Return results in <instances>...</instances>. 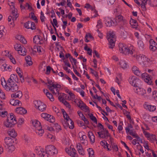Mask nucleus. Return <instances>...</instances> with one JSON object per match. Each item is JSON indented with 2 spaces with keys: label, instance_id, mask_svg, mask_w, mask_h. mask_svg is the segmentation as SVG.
<instances>
[{
  "label": "nucleus",
  "instance_id": "nucleus-39",
  "mask_svg": "<svg viewBox=\"0 0 157 157\" xmlns=\"http://www.w3.org/2000/svg\"><path fill=\"white\" fill-rule=\"evenodd\" d=\"M25 59L26 63L28 64L29 66L32 65L33 62L31 60V58L29 56H27L25 57Z\"/></svg>",
  "mask_w": 157,
  "mask_h": 157
},
{
  "label": "nucleus",
  "instance_id": "nucleus-43",
  "mask_svg": "<svg viewBox=\"0 0 157 157\" xmlns=\"http://www.w3.org/2000/svg\"><path fill=\"white\" fill-rule=\"evenodd\" d=\"M121 74H119L116 77L115 82H117L118 85L121 83Z\"/></svg>",
  "mask_w": 157,
  "mask_h": 157
},
{
  "label": "nucleus",
  "instance_id": "nucleus-6",
  "mask_svg": "<svg viewBox=\"0 0 157 157\" xmlns=\"http://www.w3.org/2000/svg\"><path fill=\"white\" fill-rule=\"evenodd\" d=\"M14 48L18 52V53L21 56H24L26 55V50L25 48H24V51L23 52H22L23 48L20 45L18 44H16L14 46Z\"/></svg>",
  "mask_w": 157,
  "mask_h": 157
},
{
  "label": "nucleus",
  "instance_id": "nucleus-8",
  "mask_svg": "<svg viewBox=\"0 0 157 157\" xmlns=\"http://www.w3.org/2000/svg\"><path fill=\"white\" fill-rule=\"evenodd\" d=\"M63 124L65 128H67L69 126L70 129H73L74 127V122L70 118L64 121Z\"/></svg>",
  "mask_w": 157,
  "mask_h": 157
},
{
  "label": "nucleus",
  "instance_id": "nucleus-62",
  "mask_svg": "<svg viewBox=\"0 0 157 157\" xmlns=\"http://www.w3.org/2000/svg\"><path fill=\"white\" fill-rule=\"evenodd\" d=\"M69 94L70 96V99H69V100H74L75 99V95L73 93L71 92H69Z\"/></svg>",
  "mask_w": 157,
  "mask_h": 157
},
{
  "label": "nucleus",
  "instance_id": "nucleus-30",
  "mask_svg": "<svg viewBox=\"0 0 157 157\" xmlns=\"http://www.w3.org/2000/svg\"><path fill=\"white\" fill-rule=\"evenodd\" d=\"M6 30L3 26H0V38L6 34Z\"/></svg>",
  "mask_w": 157,
  "mask_h": 157
},
{
  "label": "nucleus",
  "instance_id": "nucleus-59",
  "mask_svg": "<svg viewBox=\"0 0 157 157\" xmlns=\"http://www.w3.org/2000/svg\"><path fill=\"white\" fill-rule=\"evenodd\" d=\"M134 57H135L138 61H140L142 59V56L141 54L136 55L135 56L134 55Z\"/></svg>",
  "mask_w": 157,
  "mask_h": 157
},
{
  "label": "nucleus",
  "instance_id": "nucleus-2",
  "mask_svg": "<svg viewBox=\"0 0 157 157\" xmlns=\"http://www.w3.org/2000/svg\"><path fill=\"white\" fill-rule=\"evenodd\" d=\"M107 39L109 42V48L113 49L115 46L116 37L113 31H110L107 34Z\"/></svg>",
  "mask_w": 157,
  "mask_h": 157
},
{
  "label": "nucleus",
  "instance_id": "nucleus-44",
  "mask_svg": "<svg viewBox=\"0 0 157 157\" xmlns=\"http://www.w3.org/2000/svg\"><path fill=\"white\" fill-rule=\"evenodd\" d=\"M93 37L91 35V34L89 33H86V36L85 37V41L86 42H88L89 40H88V38H91Z\"/></svg>",
  "mask_w": 157,
  "mask_h": 157
},
{
  "label": "nucleus",
  "instance_id": "nucleus-35",
  "mask_svg": "<svg viewBox=\"0 0 157 157\" xmlns=\"http://www.w3.org/2000/svg\"><path fill=\"white\" fill-rule=\"evenodd\" d=\"M42 128V127H39L38 128H37V129H36V133L40 136H41L44 132V130Z\"/></svg>",
  "mask_w": 157,
  "mask_h": 157
},
{
  "label": "nucleus",
  "instance_id": "nucleus-57",
  "mask_svg": "<svg viewBox=\"0 0 157 157\" xmlns=\"http://www.w3.org/2000/svg\"><path fill=\"white\" fill-rule=\"evenodd\" d=\"M7 66V65L6 63L0 66V68L3 71H7V69H6V67Z\"/></svg>",
  "mask_w": 157,
  "mask_h": 157
},
{
  "label": "nucleus",
  "instance_id": "nucleus-49",
  "mask_svg": "<svg viewBox=\"0 0 157 157\" xmlns=\"http://www.w3.org/2000/svg\"><path fill=\"white\" fill-rule=\"evenodd\" d=\"M30 15L31 18H32L33 20L35 21L37 23L38 22V19L35 15L34 13L31 12Z\"/></svg>",
  "mask_w": 157,
  "mask_h": 157
},
{
  "label": "nucleus",
  "instance_id": "nucleus-19",
  "mask_svg": "<svg viewBox=\"0 0 157 157\" xmlns=\"http://www.w3.org/2000/svg\"><path fill=\"white\" fill-rule=\"evenodd\" d=\"M144 107L145 109L150 112H153L156 109V106L150 105L147 103H145L144 104Z\"/></svg>",
  "mask_w": 157,
  "mask_h": 157
},
{
  "label": "nucleus",
  "instance_id": "nucleus-42",
  "mask_svg": "<svg viewBox=\"0 0 157 157\" xmlns=\"http://www.w3.org/2000/svg\"><path fill=\"white\" fill-rule=\"evenodd\" d=\"M89 117L90 119L94 123L97 124V120L95 117L91 113L89 114Z\"/></svg>",
  "mask_w": 157,
  "mask_h": 157
},
{
  "label": "nucleus",
  "instance_id": "nucleus-12",
  "mask_svg": "<svg viewBox=\"0 0 157 157\" xmlns=\"http://www.w3.org/2000/svg\"><path fill=\"white\" fill-rule=\"evenodd\" d=\"M141 77L149 85L151 84L152 83L151 78L147 73H145L142 74Z\"/></svg>",
  "mask_w": 157,
  "mask_h": 157
},
{
  "label": "nucleus",
  "instance_id": "nucleus-36",
  "mask_svg": "<svg viewBox=\"0 0 157 157\" xmlns=\"http://www.w3.org/2000/svg\"><path fill=\"white\" fill-rule=\"evenodd\" d=\"M120 64L121 68L124 69L128 67L127 63L124 60H122L120 62Z\"/></svg>",
  "mask_w": 157,
  "mask_h": 157
},
{
  "label": "nucleus",
  "instance_id": "nucleus-46",
  "mask_svg": "<svg viewBox=\"0 0 157 157\" xmlns=\"http://www.w3.org/2000/svg\"><path fill=\"white\" fill-rule=\"evenodd\" d=\"M110 147H112L113 150L114 151H115L117 152L118 150V147L115 143L110 145Z\"/></svg>",
  "mask_w": 157,
  "mask_h": 157
},
{
  "label": "nucleus",
  "instance_id": "nucleus-18",
  "mask_svg": "<svg viewBox=\"0 0 157 157\" xmlns=\"http://www.w3.org/2000/svg\"><path fill=\"white\" fill-rule=\"evenodd\" d=\"M109 136H110V134L109 133L108 130L106 129H105V130H102L101 132H99V137L105 138Z\"/></svg>",
  "mask_w": 157,
  "mask_h": 157
},
{
  "label": "nucleus",
  "instance_id": "nucleus-45",
  "mask_svg": "<svg viewBox=\"0 0 157 157\" xmlns=\"http://www.w3.org/2000/svg\"><path fill=\"white\" fill-rule=\"evenodd\" d=\"M2 109H0V115L2 117H5L7 115L8 113L6 111H3Z\"/></svg>",
  "mask_w": 157,
  "mask_h": 157
},
{
  "label": "nucleus",
  "instance_id": "nucleus-15",
  "mask_svg": "<svg viewBox=\"0 0 157 157\" xmlns=\"http://www.w3.org/2000/svg\"><path fill=\"white\" fill-rule=\"evenodd\" d=\"M150 49L152 51H154L157 48V44L153 39H150L149 41Z\"/></svg>",
  "mask_w": 157,
  "mask_h": 157
},
{
  "label": "nucleus",
  "instance_id": "nucleus-24",
  "mask_svg": "<svg viewBox=\"0 0 157 157\" xmlns=\"http://www.w3.org/2000/svg\"><path fill=\"white\" fill-rule=\"evenodd\" d=\"M22 96V92L19 90L14 94H11V97L14 98H21Z\"/></svg>",
  "mask_w": 157,
  "mask_h": 157
},
{
  "label": "nucleus",
  "instance_id": "nucleus-21",
  "mask_svg": "<svg viewBox=\"0 0 157 157\" xmlns=\"http://www.w3.org/2000/svg\"><path fill=\"white\" fill-rule=\"evenodd\" d=\"M16 110L17 113L22 115L25 114L27 113V110L22 107L17 108Z\"/></svg>",
  "mask_w": 157,
  "mask_h": 157
},
{
  "label": "nucleus",
  "instance_id": "nucleus-38",
  "mask_svg": "<svg viewBox=\"0 0 157 157\" xmlns=\"http://www.w3.org/2000/svg\"><path fill=\"white\" fill-rule=\"evenodd\" d=\"M17 38L23 44H26L27 42L25 39L21 35H18L17 36Z\"/></svg>",
  "mask_w": 157,
  "mask_h": 157
},
{
  "label": "nucleus",
  "instance_id": "nucleus-7",
  "mask_svg": "<svg viewBox=\"0 0 157 157\" xmlns=\"http://www.w3.org/2000/svg\"><path fill=\"white\" fill-rule=\"evenodd\" d=\"M129 83L135 87H137L138 82H139V79L135 76L130 77L128 79Z\"/></svg>",
  "mask_w": 157,
  "mask_h": 157
},
{
  "label": "nucleus",
  "instance_id": "nucleus-51",
  "mask_svg": "<svg viewBox=\"0 0 157 157\" xmlns=\"http://www.w3.org/2000/svg\"><path fill=\"white\" fill-rule=\"evenodd\" d=\"M9 151V152H12L14 151L15 147L14 145H13L12 144V145H10L7 146Z\"/></svg>",
  "mask_w": 157,
  "mask_h": 157
},
{
  "label": "nucleus",
  "instance_id": "nucleus-23",
  "mask_svg": "<svg viewBox=\"0 0 157 157\" xmlns=\"http://www.w3.org/2000/svg\"><path fill=\"white\" fill-rule=\"evenodd\" d=\"M10 103L13 106H21V101L17 100L11 99L10 101Z\"/></svg>",
  "mask_w": 157,
  "mask_h": 157
},
{
  "label": "nucleus",
  "instance_id": "nucleus-25",
  "mask_svg": "<svg viewBox=\"0 0 157 157\" xmlns=\"http://www.w3.org/2000/svg\"><path fill=\"white\" fill-rule=\"evenodd\" d=\"M100 144L101 146L105 148H106L108 151L111 150V149L109 147V144H108L106 141L105 140H103L100 142Z\"/></svg>",
  "mask_w": 157,
  "mask_h": 157
},
{
  "label": "nucleus",
  "instance_id": "nucleus-11",
  "mask_svg": "<svg viewBox=\"0 0 157 157\" xmlns=\"http://www.w3.org/2000/svg\"><path fill=\"white\" fill-rule=\"evenodd\" d=\"M24 26L27 29H31L33 30L36 29L35 24L31 21H28L24 24Z\"/></svg>",
  "mask_w": 157,
  "mask_h": 157
},
{
  "label": "nucleus",
  "instance_id": "nucleus-41",
  "mask_svg": "<svg viewBox=\"0 0 157 157\" xmlns=\"http://www.w3.org/2000/svg\"><path fill=\"white\" fill-rule=\"evenodd\" d=\"M87 151L88 152L89 157H94V151L92 148H89L87 149Z\"/></svg>",
  "mask_w": 157,
  "mask_h": 157
},
{
  "label": "nucleus",
  "instance_id": "nucleus-3",
  "mask_svg": "<svg viewBox=\"0 0 157 157\" xmlns=\"http://www.w3.org/2000/svg\"><path fill=\"white\" fill-rule=\"evenodd\" d=\"M133 46H131L128 47L122 43H119V51L120 52L126 55H132L133 52Z\"/></svg>",
  "mask_w": 157,
  "mask_h": 157
},
{
  "label": "nucleus",
  "instance_id": "nucleus-10",
  "mask_svg": "<svg viewBox=\"0 0 157 157\" xmlns=\"http://www.w3.org/2000/svg\"><path fill=\"white\" fill-rule=\"evenodd\" d=\"M115 18L117 22L121 25H125L126 23V19L121 15H117Z\"/></svg>",
  "mask_w": 157,
  "mask_h": 157
},
{
  "label": "nucleus",
  "instance_id": "nucleus-48",
  "mask_svg": "<svg viewBox=\"0 0 157 157\" xmlns=\"http://www.w3.org/2000/svg\"><path fill=\"white\" fill-rule=\"evenodd\" d=\"M133 128V127L132 125L130 124H128L127 127H126L125 128V129L126 130V132L128 133L130 131V128Z\"/></svg>",
  "mask_w": 157,
  "mask_h": 157
},
{
  "label": "nucleus",
  "instance_id": "nucleus-1",
  "mask_svg": "<svg viewBox=\"0 0 157 157\" xmlns=\"http://www.w3.org/2000/svg\"><path fill=\"white\" fill-rule=\"evenodd\" d=\"M36 153L39 157H48L49 155L57 154L58 150L54 145H50L46 147L45 151L44 149L41 148L39 150H36Z\"/></svg>",
  "mask_w": 157,
  "mask_h": 157
},
{
  "label": "nucleus",
  "instance_id": "nucleus-50",
  "mask_svg": "<svg viewBox=\"0 0 157 157\" xmlns=\"http://www.w3.org/2000/svg\"><path fill=\"white\" fill-rule=\"evenodd\" d=\"M46 96L51 101H54V98L52 95L51 93H49L48 94H47Z\"/></svg>",
  "mask_w": 157,
  "mask_h": 157
},
{
  "label": "nucleus",
  "instance_id": "nucleus-22",
  "mask_svg": "<svg viewBox=\"0 0 157 157\" xmlns=\"http://www.w3.org/2000/svg\"><path fill=\"white\" fill-rule=\"evenodd\" d=\"M105 24L107 27H110L112 25V24H114L111 18L109 17H105Z\"/></svg>",
  "mask_w": 157,
  "mask_h": 157
},
{
  "label": "nucleus",
  "instance_id": "nucleus-32",
  "mask_svg": "<svg viewBox=\"0 0 157 157\" xmlns=\"http://www.w3.org/2000/svg\"><path fill=\"white\" fill-rule=\"evenodd\" d=\"M41 39H42L40 38L39 36H35L33 38V42L36 44H41L42 43L41 42Z\"/></svg>",
  "mask_w": 157,
  "mask_h": 157
},
{
  "label": "nucleus",
  "instance_id": "nucleus-34",
  "mask_svg": "<svg viewBox=\"0 0 157 157\" xmlns=\"http://www.w3.org/2000/svg\"><path fill=\"white\" fill-rule=\"evenodd\" d=\"M137 45L139 48L141 50H143L144 45L143 41L140 39L139 40L137 41Z\"/></svg>",
  "mask_w": 157,
  "mask_h": 157
},
{
  "label": "nucleus",
  "instance_id": "nucleus-27",
  "mask_svg": "<svg viewBox=\"0 0 157 157\" xmlns=\"http://www.w3.org/2000/svg\"><path fill=\"white\" fill-rule=\"evenodd\" d=\"M33 125L35 128L36 129L38 128L39 127H42L40 123L37 120L32 121Z\"/></svg>",
  "mask_w": 157,
  "mask_h": 157
},
{
  "label": "nucleus",
  "instance_id": "nucleus-40",
  "mask_svg": "<svg viewBox=\"0 0 157 157\" xmlns=\"http://www.w3.org/2000/svg\"><path fill=\"white\" fill-rule=\"evenodd\" d=\"M147 0H142L141 5V9L142 10H144L146 9V5Z\"/></svg>",
  "mask_w": 157,
  "mask_h": 157
},
{
  "label": "nucleus",
  "instance_id": "nucleus-13",
  "mask_svg": "<svg viewBox=\"0 0 157 157\" xmlns=\"http://www.w3.org/2000/svg\"><path fill=\"white\" fill-rule=\"evenodd\" d=\"M134 90L135 92L141 96H144L146 93V91L145 89L138 86L135 88Z\"/></svg>",
  "mask_w": 157,
  "mask_h": 157
},
{
  "label": "nucleus",
  "instance_id": "nucleus-5",
  "mask_svg": "<svg viewBox=\"0 0 157 157\" xmlns=\"http://www.w3.org/2000/svg\"><path fill=\"white\" fill-rule=\"evenodd\" d=\"M34 103L36 107H37L39 110L41 112L45 111L46 108V105L40 101H36Z\"/></svg>",
  "mask_w": 157,
  "mask_h": 157
},
{
  "label": "nucleus",
  "instance_id": "nucleus-56",
  "mask_svg": "<svg viewBox=\"0 0 157 157\" xmlns=\"http://www.w3.org/2000/svg\"><path fill=\"white\" fill-rule=\"evenodd\" d=\"M82 110L84 111L85 112H89V107L85 104L82 107L81 109Z\"/></svg>",
  "mask_w": 157,
  "mask_h": 157
},
{
  "label": "nucleus",
  "instance_id": "nucleus-14",
  "mask_svg": "<svg viewBox=\"0 0 157 157\" xmlns=\"http://www.w3.org/2000/svg\"><path fill=\"white\" fill-rule=\"evenodd\" d=\"M18 78L16 74H11L9 79L7 81L8 82L18 83Z\"/></svg>",
  "mask_w": 157,
  "mask_h": 157
},
{
  "label": "nucleus",
  "instance_id": "nucleus-60",
  "mask_svg": "<svg viewBox=\"0 0 157 157\" xmlns=\"http://www.w3.org/2000/svg\"><path fill=\"white\" fill-rule=\"evenodd\" d=\"M85 103H84L81 100L78 101V104H77V105L81 109L82 108V107L84 105H85Z\"/></svg>",
  "mask_w": 157,
  "mask_h": 157
},
{
  "label": "nucleus",
  "instance_id": "nucleus-55",
  "mask_svg": "<svg viewBox=\"0 0 157 157\" xmlns=\"http://www.w3.org/2000/svg\"><path fill=\"white\" fill-rule=\"evenodd\" d=\"M8 5L10 7V9L12 10L14 9L15 6L14 3L13 2L9 1L8 2Z\"/></svg>",
  "mask_w": 157,
  "mask_h": 157
},
{
  "label": "nucleus",
  "instance_id": "nucleus-52",
  "mask_svg": "<svg viewBox=\"0 0 157 157\" xmlns=\"http://www.w3.org/2000/svg\"><path fill=\"white\" fill-rule=\"evenodd\" d=\"M23 6V9H31L32 7L28 3H26L25 5L24 6L22 5H21V6Z\"/></svg>",
  "mask_w": 157,
  "mask_h": 157
},
{
  "label": "nucleus",
  "instance_id": "nucleus-4",
  "mask_svg": "<svg viewBox=\"0 0 157 157\" xmlns=\"http://www.w3.org/2000/svg\"><path fill=\"white\" fill-rule=\"evenodd\" d=\"M19 87L16 83L7 82L6 84L5 83L4 88L7 91H11V92H14L17 91Z\"/></svg>",
  "mask_w": 157,
  "mask_h": 157
},
{
  "label": "nucleus",
  "instance_id": "nucleus-54",
  "mask_svg": "<svg viewBox=\"0 0 157 157\" xmlns=\"http://www.w3.org/2000/svg\"><path fill=\"white\" fill-rule=\"evenodd\" d=\"M40 19L41 21L43 22L44 21L45 19V17L44 16V13L43 12L41 11L40 13Z\"/></svg>",
  "mask_w": 157,
  "mask_h": 157
},
{
  "label": "nucleus",
  "instance_id": "nucleus-63",
  "mask_svg": "<svg viewBox=\"0 0 157 157\" xmlns=\"http://www.w3.org/2000/svg\"><path fill=\"white\" fill-rule=\"evenodd\" d=\"M90 69L91 71V73L94 75L95 77H97L98 76V73L97 71L94 70L92 68H90Z\"/></svg>",
  "mask_w": 157,
  "mask_h": 157
},
{
  "label": "nucleus",
  "instance_id": "nucleus-61",
  "mask_svg": "<svg viewBox=\"0 0 157 157\" xmlns=\"http://www.w3.org/2000/svg\"><path fill=\"white\" fill-rule=\"evenodd\" d=\"M72 155L71 156L72 157H75V155L76 154V151L74 148L71 147Z\"/></svg>",
  "mask_w": 157,
  "mask_h": 157
},
{
  "label": "nucleus",
  "instance_id": "nucleus-9",
  "mask_svg": "<svg viewBox=\"0 0 157 157\" xmlns=\"http://www.w3.org/2000/svg\"><path fill=\"white\" fill-rule=\"evenodd\" d=\"M144 133L147 140L151 142H153L155 141H157L156 136L155 135L151 134L147 132H144Z\"/></svg>",
  "mask_w": 157,
  "mask_h": 157
},
{
  "label": "nucleus",
  "instance_id": "nucleus-53",
  "mask_svg": "<svg viewBox=\"0 0 157 157\" xmlns=\"http://www.w3.org/2000/svg\"><path fill=\"white\" fill-rule=\"evenodd\" d=\"M152 97L155 101L157 102V91L154 90L152 92Z\"/></svg>",
  "mask_w": 157,
  "mask_h": 157
},
{
  "label": "nucleus",
  "instance_id": "nucleus-31",
  "mask_svg": "<svg viewBox=\"0 0 157 157\" xmlns=\"http://www.w3.org/2000/svg\"><path fill=\"white\" fill-rule=\"evenodd\" d=\"M88 136L90 139V141L92 143L95 142V136L93 133L91 132H88Z\"/></svg>",
  "mask_w": 157,
  "mask_h": 157
},
{
  "label": "nucleus",
  "instance_id": "nucleus-47",
  "mask_svg": "<svg viewBox=\"0 0 157 157\" xmlns=\"http://www.w3.org/2000/svg\"><path fill=\"white\" fill-rule=\"evenodd\" d=\"M14 117L13 114L12 113H11L10 115H9L7 117L6 121H11V120H14Z\"/></svg>",
  "mask_w": 157,
  "mask_h": 157
},
{
  "label": "nucleus",
  "instance_id": "nucleus-16",
  "mask_svg": "<svg viewBox=\"0 0 157 157\" xmlns=\"http://www.w3.org/2000/svg\"><path fill=\"white\" fill-rule=\"evenodd\" d=\"M17 121L16 118H14V120L11 121H6L5 122V125L8 128L13 127L15 124H17Z\"/></svg>",
  "mask_w": 157,
  "mask_h": 157
},
{
  "label": "nucleus",
  "instance_id": "nucleus-29",
  "mask_svg": "<svg viewBox=\"0 0 157 157\" xmlns=\"http://www.w3.org/2000/svg\"><path fill=\"white\" fill-rule=\"evenodd\" d=\"M5 143L7 146L12 145L13 141L11 138L10 137H6L4 139Z\"/></svg>",
  "mask_w": 157,
  "mask_h": 157
},
{
  "label": "nucleus",
  "instance_id": "nucleus-20",
  "mask_svg": "<svg viewBox=\"0 0 157 157\" xmlns=\"http://www.w3.org/2000/svg\"><path fill=\"white\" fill-rule=\"evenodd\" d=\"M132 70L133 73L136 75L140 76L142 74L139 69L136 66H133Z\"/></svg>",
  "mask_w": 157,
  "mask_h": 157
},
{
  "label": "nucleus",
  "instance_id": "nucleus-17",
  "mask_svg": "<svg viewBox=\"0 0 157 157\" xmlns=\"http://www.w3.org/2000/svg\"><path fill=\"white\" fill-rule=\"evenodd\" d=\"M17 121L16 118H14V120L11 121H6L5 122V125L8 128L13 127L15 124H17Z\"/></svg>",
  "mask_w": 157,
  "mask_h": 157
},
{
  "label": "nucleus",
  "instance_id": "nucleus-37",
  "mask_svg": "<svg viewBox=\"0 0 157 157\" xmlns=\"http://www.w3.org/2000/svg\"><path fill=\"white\" fill-rule=\"evenodd\" d=\"M130 23L131 25L132 26V27L135 28H137L138 25L136 20L131 18L130 21Z\"/></svg>",
  "mask_w": 157,
  "mask_h": 157
},
{
  "label": "nucleus",
  "instance_id": "nucleus-26",
  "mask_svg": "<svg viewBox=\"0 0 157 157\" xmlns=\"http://www.w3.org/2000/svg\"><path fill=\"white\" fill-rule=\"evenodd\" d=\"M17 10H12L10 16L13 18V21L16 20L18 17V13L17 12Z\"/></svg>",
  "mask_w": 157,
  "mask_h": 157
},
{
  "label": "nucleus",
  "instance_id": "nucleus-33",
  "mask_svg": "<svg viewBox=\"0 0 157 157\" xmlns=\"http://www.w3.org/2000/svg\"><path fill=\"white\" fill-rule=\"evenodd\" d=\"M58 84H52V85L51 86L50 85H48V88L51 90L53 94H56V93H55V92L54 90V89H57V88H58Z\"/></svg>",
  "mask_w": 157,
  "mask_h": 157
},
{
  "label": "nucleus",
  "instance_id": "nucleus-64",
  "mask_svg": "<svg viewBox=\"0 0 157 157\" xmlns=\"http://www.w3.org/2000/svg\"><path fill=\"white\" fill-rule=\"evenodd\" d=\"M51 70H52V68L50 66H47L46 68V71L45 73L47 75L49 74Z\"/></svg>",
  "mask_w": 157,
  "mask_h": 157
},
{
  "label": "nucleus",
  "instance_id": "nucleus-28",
  "mask_svg": "<svg viewBox=\"0 0 157 157\" xmlns=\"http://www.w3.org/2000/svg\"><path fill=\"white\" fill-rule=\"evenodd\" d=\"M8 133L9 135L13 138H15L17 136V134L14 129H9Z\"/></svg>",
  "mask_w": 157,
  "mask_h": 157
},
{
  "label": "nucleus",
  "instance_id": "nucleus-58",
  "mask_svg": "<svg viewBox=\"0 0 157 157\" xmlns=\"http://www.w3.org/2000/svg\"><path fill=\"white\" fill-rule=\"evenodd\" d=\"M86 135H83L82 136H81V137H80V139L81 140H82V141L83 140L84 141V142H82V143L85 144V143H86L87 140H86Z\"/></svg>",
  "mask_w": 157,
  "mask_h": 157
}]
</instances>
